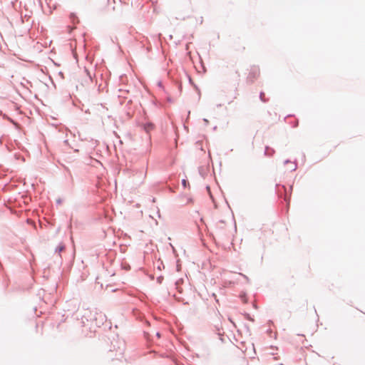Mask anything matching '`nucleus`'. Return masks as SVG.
Segmentation results:
<instances>
[{
	"mask_svg": "<svg viewBox=\"0 0 365 365\" xmlns=\"http://www.w3.org/2000/svg\"><path fill=\"white\" fill-rule=\"evenodd\" d=\"M259 75V69L258 67H256V66H253L251 70H250V72L247 76V78L250 81H253L254 79H255L257 77H258Z\"/></svg>",
	"mask_w": 365,
	"mask_h": 365,
	"instance_id": "f257e3e1",
	"label": "nucleus"
},
{
	"mask_svg": "<svg viewBox=\"0 0 365 365\" xmlns=\"http://www.w3.org/2000/svg\"><path fill=\"white\" fill-rule=\"evenodd\" d=\"M182 185H183L184 187H186V186H187V181H186V180H182Z\"/></svg>",
	"mask_w": 365,
	"mask_h": 365,
	"instance_id": "f03ea898",
	"label": "nucleus"
},
{
	"mask_svg": "<svg viewBox=\"0 0 365 365\" xmlns=\"http://www.w3.org/2000/svg\"><path fill=\"white\" fill-rule=\"evenodd\" d=\"M75 18H76V17H75V16H74L73 14H71V19L73 21H74Z\"/></svg>",
	"mask_w": 365,
	"mask_h": 365,
	"instance_id": "7ed1b4c3",
	"label": "nucleus"
},
{
	"mask_svg": "<svg viewBox=\"0 0 365 365\" xmlns=\"http://www.w3.org/2000/svg\"><path fill=\"white\" fill-rule=\"evenodd\" d=\"M264 96V93H261V94H260V98H261L262 99H263Z\"/></svg>",
	"mask_w": 365,
	"mask_h": 365,
	"instance_id": "20e7f679",
	"label": "nucleus"
},
{
	"mask_svg": "<svg viewBox=\"0 0 365 365\" xmlns=\"http://www.w3.org/2000/svg\"><path fill=\"white\" fill-rule=\"evenodd\" d=\"M236 74L237 75L238 77H240V72L238 71H236Z\"/></svg>",
	"mask_w": 365,
	"mask_h": 365,
	"instance_id": "39448f33",
	"label": "nucleus"
},
{
	"mask_svg": "<svg viewBox=\"0 0 365 365\" xmlns=\"http://www.w3.org/2000/svg\"><path fill=\"white\" fill-rule=\"evenodd\" d=\"M157 336H158V337H160V334H159V333H157Z\"/></svg>",
	"mask_w": 365,
	"mask_h": 365,
	"instance_id": "423d86ee",
	"label": "nucleus"
}]
</instances>
